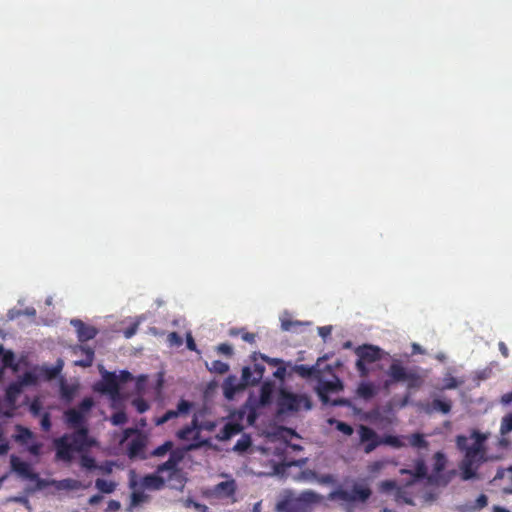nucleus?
<instances>
[{
	"label": "nucleus",
	"mask_w": 512,
	"mask_h": 512,
	"mask_svg": "<svg viewBox=\"0 0 512 512\" xmlns=\"http://www.w3.org/2000/svg\"><path fill=\"white\" fill-rule=\"evenodd\" d=\"M109 421L114 426H121L128 422V416L125 411L117 410L110 416Z\"/></svg>",
	"instance_id": "obj_43"
},
{
	"label": "nucleus",
	"mask_w": 512,
	"mask_h": 512,
	"mask_svg": "<svg viewBox=\"0 0 512 512\" xmlns=\"http://www.w3.org/2000/svg\"><path fill=\"white\" fill-rule=\"evenodd\" d=\"M236 482L234 479L222 481L215 486V493L222 497H229L235 493Z\"/></svg>",
	"instance_id": "obj_29"
},
{
	"label": "nucleus",
	"mask_w": 512,
	"mask_h": 512,
	"mask_svg": "<svg viewBox=\"0 0 512 512\" xmlns=\"http://www.w3.org/2000/svg\"><path fill=\"white\" fill-rule=\"evenodd\" d=\"M447 465V458L442 451L434 454V464L432 472L429 473V486H436L440 477L443 475Z\"/></svg>",
	"instance_id": "obj_15"
},
{
	"label": "nucleus",
	"mask_w": 512,
	"mask_h": 512,
	"mask_svg": "<svg viewBox=\"0 0 512 512\" xmlns=\"http://www.w3.org/2000/svg\"><path fill=\"white\" fill-rule=\"evenodd\" d=\"M95 406L92 397H84L76 406L63 412V420L71 433H64L54 440L56 458L71 463L77 451L97 446V441L89 435L88 420Z\"/></svg>",
	"instance_id": "obj_1"
},
{
	"label": "nucleus",
	"mask_w": 512,
	"mask_h": 512,
	"mask_svg": "<svg viewBox=\"0 0 512 512\" xmlns=\"http://www.w3.org/2000/svg\"><path fill=\"white\" fill-rule=\"evenodd\" d=\"M29 481L33 482V486L38 491H41L49 486H52V479H43L39 476L38 473L35 474V478H31Z\"/></svg>",
	"instance_id": "obj_50"
},
{
	"label": "nucleus",
	"mask_w": 512,
	"mask_h": 512,
	"mask_svg": "<svg viewBox=\"0 0 512 512\" xmlns=\"http://www.w3.org/2000/svg\"><path fill=\"white\" fill-rule=\"evenodd\" d=\"M77 394V387L75 385H69L65 381H62L59 386V395L62 402L66 405H70Z\"/></svg>",
	"instance_id": "obj_24"
},
{
	"label": "nucleus",
	"mask_w": 512,
	"mask_h": 512,
	"mask_svg": "<svg viewBox=\"0 0 512 512\" xmlns=\"http://www.w3.org/2000/svg\"><path fill=\"white\" fill-rule=\"evenodd\" d=\"M174 418H177L176 413H174V410H168L162 416L155 419V425L161 426Z\"/></svg>",
	"instance_id": "obj_58"
},
{
	"label": "nucleus",
	"mask_w": 512,
	"mask_h": 512,
	"mask_svg": "<svg viewBox=\"0 0 512 512\" xmlns=\"http://www.w3.org/2000/svg\"><path fill=\"white\" fill-rule=\"evenodd\" d=\"M16 380L24 389L38 385L41 379L37 365L26 369L22 374L17 376Z\"/></svg>",
	"instance_id": "obj_19"
},
{
	"label": "nucleus",
	"mask_w": 512,
	"mask_h": 512,
	"mask_svg": "<svg viewBox=\"0 0 512 512\" xmlns=\"http://www.w3.org/2000/svg\"><path fill=\"white\" fill-rule=\"evenodd\" d=\"M316 479L317 472L311 469L302 470L296 477V480L303 482H316Z\"/></svg>",
	"instance_id": "obj_51"
},
{
	"label": "nucleus",
	"mask_w": 512,
	"mask_h": 512,
	"mask_svg": "<svg viewBox=\"0 0 512 512\" xmlns=\"http://www.w3.org/2000/svg\"><path fill=\"white\" fill-rule=\"evenodd\" d=\"M396 501H402L407 505L414 506L415 503L412 498L408 497L403 488L397 489V492L394 494Z\"/></svg>",
	"instance_id": "obj_57"
},
{
	"label": "nucleus",
	"mask_w": 512,
	"mask_h": 512,
	"mask_svg": "<svg viewBox=\"0 0 512 512\" xmlns=\"http://www.w3.org/2000/svg\"><path fill=\"white\" fill-rule=\"evenodd\" d=\"M257 357H260L264 362L272 366H280L281 364L284 363V361L280 358H271L265 354L256 352L252 355L253 361H256Z\"/></svg>",
	"instance_id": "obj_52"
},
{
	"label": "nucleus",
	"mask_w": 512,
	"mask_h": 512,
	"mask_svg": "<svg viewBox=\"0 0 512 512\" xmlns=\"http://www.w3.org/2000/svg\"><path fill=\"white\" fill-rule=\"evenodd\" d=\"M401 487H398L397 482L395 480H383L379 483V489L383 493H390V492H397V489H400Z\"/></svg>",
	"instance_id": "obj_46"
},
{
	"label": "nucleus",
	"mask_w": 512,
	"mask_h": 512,
	"mask_svg": "<svg viewBox=\"0 0 512 512\" xmlns=\"http://www.w3.org/2000/svg\"><path fill=\"white\" fill-rule=\"evenodd\" d=\"M409 445L418 450L428 449L429 443L425 438V435L421 432H415L406 437Z\"/></svg>",
	"instance_id": "obj_30"
},
{
	"label": "nucleus",
	"mask_w": 512,
	"mask_h": 512,
	"mask_svg": "<svg viewBox=\"0 0 512 512\" xmlns=\"http://www.w3.org/2000/svg\"><path fill=\"white\" fill-rule=\"evenodd\" d=\"M206 367L208 368L209 371L217 374H225L230 369L228 363H225L220 360H213L210 364L206 363Z\"/></svg>",
	"instance_id": "obj_42"
},
{
	"label": "nucleus",
	"mask_w": 512,
	"mask_h": 512,
	"mask_svg": "<svg viewBox=\"0 0 512 512\" xmlns=\"http://www.w3.org/2000/svg\"><path fill=\"white\" fill-rule=\"evenodd\" d=\"M420 371L419 367L408 368L400 359L390 357V366L385 372L388 378L383 382V388L389 390L394 384L406 382L407 390L418 389L424 381Z\"/></svg>",
	"instance_id": "obj_4"
},
{
	"label": "nucleus",
	"mask_w": 512,
	"mask_h": 512,
	"mask_svg": "<svg viewBox=\"0 0 512 512\" xmlns=\"http://www.w3.org/2000/svg\"><path fill=\"white\" fill-rule=\"evenodd\" d=\"M487 435L478 431L473 430L470 435V439L473 441L472 443L468 442V447H476L478 449H486L485 442L487 440Z\"/></svg>",
	"instance_id": "obj_38"
},
{
	"label": "nucleus",
	"mask_w": 512,
	"mask_h": 512,
	"mask_svg": "<svg viewBox=\"0 0 512 512\" xmlns=\"http://www.w3.org/2000/svg\"><path fill=\"white\" fill-rule=\"evenodd\" d=\"M287 367H289L288 362H284L283 364L277 367V369L273 373V376L279 380L285 379L287 375Z\"/></svg>",
	"instance_id": "obj_61"
},
{
	"label": "nucleus",
	"mask_w": 512,
	"mask_h": 512,
	"mask_svg": "<svg viewBox=\"0 0 512 512\" xmlns=\"http://www.w3.org/2000/svg\"><path fill=\"white\" fill-rule=\"evenodd\" d=\"M132 493L130 494V507L132 508L138 507L141 504L147 502L149 500V495L145 494L144 490L141 488L132 489Z\"/></svg>",
	"instance_id": "obj_32"
},
{
	"label": "nucleus",
	"mask_w": 512,
	"mask_h": 512,
	"mask_svg": "<svg viewBox=\"0 0 512 512\" xmlns=\"http://www.w3.org/2000/svg\"><path fill=\"white\" fill-rule=\"evenodd\" d=\"M70 324L76 329L80 342L89 341L97 335V330L94 327L87 326L80 319H71Z\"/></svg>",
	"instance_id": "obj_18"
},
{
	"label": "nucleus",
	"mask_w": 512,
	"mask_h": 512,
	"mask_svg": "<svg viewBox=\"0 0 512 512\" xmlns=\"http://www.w3.org/2000/svg\"><path fill=\"white\" fill-rule=\"evenodd\" d=\"M131 404L140 414L146 412L150 408L149 402L142 397L133 398Z\"/></svg>",
	"instance_id": "obj_48"
},
{
	"label": "nucleus",
	"mask_w": 512,
	"mask_h": 512,
	"mask_svg": "<svg viewBox=\"0 0 512 512\" xmlns=\"http://www.w3.org/2000/svg\"><path fill=\"white\" fill-rule=\"evenodd\" d=\"M64 367V361L58 358L53 365L43 364L37 365L40 379L42 380H53L60 376Z\"/></svg>",
	"instance_id": "obj_16"
},
{
	"label": "nucleus",
	"mask_w": 512,
	"mask_h": 512,
	"mask_svg": "<svg viewBox=\"0 0 512 512\" xmlns=\"http://www.w3.org/2000/svg\"><path fill=\"white\" fill-rule=\"evenodd\" d=\"M456 446L459 450L465 452V455L459 464L461 479L463 481L480 479L478 469L487 461L486 449L468 447V437L465 435H458L456 437Z\"/></svg>",
	"instance_id": "obj_3"
},
{
	"label": "nucleus",
	"mask_w": 512,
	"mask_h": 512,
	"mask_svg": "<svg viewBox=\"0 0 512 512\" xmlns=\"http://www.w3.org/2000/svg\"><path fill=\"white\" fill-rule=\"evenodd\" d=\"M413 474L429 485V469L422 457L417 458L413 463Z\"/></svg>",
	"instance_id": "obj_27"
},
{
	"label": "nucleus",
	"mask_w": 512,
	"mask_h": 512,
	"mask_svg": "<svg viewBox=\"0 0 512 512\" xmlns=\"http://www.w3.org/2000/svg\"><path fill=\"white\" fill-rule=\"evenodd\" d=\"M382 444L390 445L395 448H400L405 445V443L400 439L399 437L392 436V435H385L382 438Z\"/></svg>",
	"instance_id": "obj_55"
},
{
	"label": "nucleus",
	"mask_w": 512,
	"mask_h": 512,
	"mask_svg": "<svg viewBox=\"0 0 512 512\" xmlns=\"http://www.w3.org/2000/svg\"><path fill=\"white\" fill-rule=\"evenodd\" d=\"M39 418H40L41 429L45 432H49L52 427L50 412H48V411L44 412L43 415H41Z\"/></svg>",
	"instance_id": "obj_56"
},
{
	"label": "nucleus",
	"mask_w": 512,
	"mask_h": 512,
	"mask_svg": "<svg viewBox=\"0 0 512 512\" xmlns=\"http://www.w3.org/2000/svg\"><path fill=\"white\" fill-rule=\"evenodd\" d=\"M96 489L103 494H111L116 489V483L108 481L104 478H97L95 480Z\"/></svg>",
	"instance_id": "obj_39"
},
{
	"label": "nucleus",
	"mask_w": 512,
	"mask_h": 512,
	"mask_svg": "<svg viewBox=\"0 0 512 512\" xmlns=\"http://www.w3.org/2000/svg\"><path fill=\"white\" fill-rule=\"evenodd\" d=\"M51 483L57 490H77L81 487V483L72 478H65L62 480L52 479Z\"/></svg>",
	"instance_id": "obj_31"
},
{
	"label": "nucleus",
	"mask_w": 512,
	"mask_h": 512,
	"mask_svg": "<svg viewBox=\"0 0 512 512\" xmlns=\"http://www.w3.org/2000/svg\"><path fill=\"white\" fill-rule=\"evenodd\" d=\"M23 446L33 457H39L42 454L43 443L37 440L36 435H34L31 440L27 441Z\"/></svg>",
	"instance_id": "obj_37"
},
{
	"label": "nucleus",
	"mask_w": 512,
	"mask_h": 512,
	"mask_svg": "<svg viewBox=\"0 0 512 512\" xmlns=\"http://www.w3.org/2000/svg\"><path fill=\"white\" fill-rule=\"evenodd\" d=\"M327 356L321 357L318 359L317 363L314 365H305V364H292L288 362L289 367L291 368V372L298 374L301 378L304 379H319L321 375L320 362L326 359Z\"/></svg>",
	"instance_id": "obj_14"
},
{
	"label": "nucleus",
	"mask_w": 512,
	"mask_h": 512,
	"mask_svg": "<svg viewBox=\"0 0 512 512\" xmlns=\"http://www.w3.org/2000/svg\"><path fill=\"white\" fill-rule=\"evenodd\" d=\"M357 359L355 361V367L359 375L366 378L370 375L372 369L371 364H374L382 359L392 357L388 352L384 351L379 346L365 343L359 345L354 350Z\"/></svg>",
	"instance_id": "obj_6"
},
{
	"label": "nucleus",
	"mask_w": 512,
	"mask_h": 512,
	"mask_svg": "<svg viewBox=\"0 0 512 512\" xmlns=\"http://www.w3.org/2000/svg\"><path fill=\"white\" fill-rule=\"evenodd\" d=\"M127 450L131 458L139 457L145 459L146 441L142 438L132 439L127 446Z\"/></svg>",
	"instance_id": "obj_23"
},
{
	"label": "nucleus",
	"mask_w": 512,
	"mask_h": 512,
	"mask_svg": "<svg viewBox=\"0 0 512 512\" xmlns=\"http://www.w3.org/2000/svg\"><path fill=\"white\" fill-rule=\"evenodd\" d=\"M316 482H318L322 485H332L335 483V478L331 474H324V475H320V476L317 474Z\"/></svg>",
	"instance_id": "obj_63"
},
{
	"label": "nucleus",
	"mask_w": 512,
	"mask_h": 512,
	"mask_svg": "<svg viewBox=\"0 0 512 512\" xmlns=\"http://www.w3.org/2000/svg\"><path fill=\"white\" fill-rule=\"evenodd\" d=\"M79 350L84 355L83 359L75 361L76 366L80 367H89L93 363L94 359V350L90 348L89 346H79Z\"/></svg>",
	"instance_id": "obj_34"
},
{
	"label": "nucleus",
	"mask_w": 512,
	"mask_h": 512,
	"mask_svg": "<svg viewBox=\"0 0 512 512\" xmlns=\"http://www.w3.org/2000/svg\"><path fill=\"white\" fill-rule=\"evenodd\" d=\"M288 315H289L288 311H284L280 315V317H279L280 322H281V330L282 331L297 332L296 327L311 325L310 321H300V320H290V319H287L286 316H288Z\"/></svg>",
	"instance_id": "obj_26"
},
{
	"label": "nucleus",
	"mask_w": 512,
	"mask_h": 512,
	"mask_svg": "<svg viewBox=\"0 0 512 512\" xmlns=\"http://www.w3.org/2000/svg\"><path fill=\"white\" fill-rule=\"evenodd\" d=\"M89 450L90 449L77 451L75 453V458L71 462L78 458L79 465L81 466V468L85 469L86 471L92 472L98 470L99 465L97 464L96 459L87 453Z\"/></svg>",
	"instance_id": "obj_21"
},
{
	"label": "nucleus",
	"mask_w": 512,
	"mask_h": 512,
	"mask_svg": "<svg viewBox=\"0 0 512 512\" xmlns=\"http://www.w3.org/2000/svg\"><path fill=\"white\" fill-rule=\"evenodd\" d=\"M344 389L343 381L336 375L332 379H326L320 375L315 385V393L323 405H327L331 393H338Z\"/></svg>",
	"instance_id": "obj_9"
},
{
	"label": "nucleus",
	"mask_w": 512,
	"mask_h": 512,
	"mask_svg": "<svg viewBox=\"0 0 512 512\" xmlns=\"http://www.w3.org/2000/svg\"><path fill=\"white\" fill-rule=\"evenodd\" d=\"M251 446V439L248 436H242L238 439L233 447V450L236 452H244L247 451Z\"/></svg>",
	"instance_id": "obj_53"
},
{
	"label": "nucleus",
	"mask_w": 512,
	"mask_h": 512,
	"mask_svg": "<svg viewBox=\"0 0 512 512\" xmlns=\"http://www.w3.org/2000/svg\"><path fill=\"white\" fill-rule=\"evenodd\" d=\"M371 496L372 489L368 485L351 480L349 489L339 484L327 495V499L340 501L341 507L345 511L351 512L357 507L366 505Z\"/></svg>",
	"instance_id": "obj_2"
},
{
	"label": "nucleus",
	"mask_w": 512,
	"mask_h": 512,
	"mask_svg": "<svg viewBox=\"0 0 512 512\" xmlns=\"http://www.w3.org/2000/svg\"><path fill=\"white\" fill-rule=\"evenodd\" d=\"M455 510L458 512H475V508L473 506L472 501H468L464 504L456 505Z\"/></svg>",
	"instance_id": "obj_64"
},
{
	"label": "nucleus",
	"mask_w": 512,
	"mask_h": 512,
	"mask_svg": "<svg viewBox=\"0 0 512 512\" xmlns=\"http://www.w3.org/2000/svg\"><path fill=\"white\" fill-rule=\"evenodd\" d=\"M512 432V413L506 414L501 419L500 434L505 436Z\"/></svg>",
	"instance_id": "obj_47"
},
{
	"label": "nucleus",
	"mask_w": 512,
	"mask_h": 512,
	"mask_svg": "<svg viewBox=\"0 0 512 512\" xmlns=\"http://www.w3.org/2000/svg\"><path fill=\"white\" fill-rule=\"evenodd\" d=\"M322 496L313 490H304L298 495L291 490L276 504L278 512H307L311 505L321 501Z\"/></svg>",
	"instance_id": "obj_5"
},
{
	"label": "nucleus",
	"mask_w": 512,
	"mask_h": 512,
	"mask_svg": "<svg viewBox=\"0 0 512 512\" xmlns=\"http://www.w3.org/2000/svg\"><path fill=\"white\" fill-rule=\"evenodd\" d=\"M24 387H22L17 380L10 382L5 388L6 399L14 405L18 397L23 393Z\"/></svg>",
	"instance_id": "obj_28"
},
{
	"label": "nucleus",
	"mask_w": 512,
	"mask_h": 512,
	"mask_svg": "<svg viewBox=\"0 0 512 512\" xmlns=\"http://www.w3.org/2000/svg\"><path fill=\"white\" fill-rule=\"evenodd\" d=\"M173 445L174 444L172 441H170V440L165 441L163 444L159 445L158 447H156L155 449L152 450L151 456L163 457L171 451V449L173 448Z\"/></svg>",
	"instance_id": "obj_44"
},
{
	"label": "nucleus",
	"mask_w": 512,
	"mask_h": 512,
	"mask_svg": "<svg viewBox=\"0 0 512 512\" xmlns=\"http://www.w3.org/2000/svg\"><path fill=\"white\" fill-rule=\"evenodd\" d=\"M360 443L364 447V452L369 454L382 444V438L369 426L361 425L358 429Z\"/></svg>",
	"instance_id": "obj_10"
},
{
	"label": "nucleus",
	"mask_w": 512,
	"mask_h": 512,
	"mask_svg": "<svg viewBox=\"0 0 512 512\" xmlns=\"http://www.w3.org/2000/svg\"><path fill=\"white\" fill-rule=\"evenodd\" d=\"M312 401L306 394L294 393L290 390L280 391L277 398V409L279 414H293L298 412L301 407L305 410L312 409Z\"/></svg>",
	"instance_id": "obj_7"
},
{
	"label": "nucleus",
	"mask_w": 512,
	"mask_h": 512,
	"mask_svg": "<svg viewBox=\"0 0 512 512\" xmlns=\"http://www.w3.org/2000/svg\"><path fill=\"white\" fill-rule=\"evenodd\" d=\"M165 482V479L156 472L146 474L141 478H138L133 470L129 474V487L131 489L141 488L144 491H157L165 486Z\"/></svg>",
	"instance_id": "obj_8"
},
{
	"label": "nucleus",
	"mask_w": 512,
	"mask_h": 512,
	"mask_svg": "<svg viewBox=\"0 0 512 512\" xmlns=\"http://www.w3.org/2000/svg\"><path fill=\"white\" fill-rule=\"evenodd\" d=\"M2 363L4 364L5 370L10 369L12 373L16 375L20 373L22 368H30L26 355H21L17 358L15 352L10 349H5V352L2 355Z\"/></svg>",
	"instance_id": "obj_12"
},
{
	"label": "nucleus",
	"mask_w": 512,
	"mask_h": 512,
	"mask_svg": "<svg viewBox=\"0 0 512 512\" xmlns=\"http://www.w3.org/2000/svg\"><path fill=\"white\" fill-rule=\"evenodd\" d=\"M10 467L11 471L23 480H30L31 478H35V474L37 473L33 469L31 463L22 460L16 455L10 456Z\"/></svg>",
	"instance_id": "obj_13"
},
{
	"label": "nucleus",
	"mask_w": 512,
	"mask_h": 512,
	"mask_svg": "<svg viewBox=\"0 0 512 512\" xmlns=\"http://www.w3.org/2000/svg\"><path fill=\"white\" fill-rule=\"evenodd\" d=\"M99 371L105 385V392L108 394L117 393L119 391V386L116 382L117 374L115 372L107 371L103 365H99Z\"/></svg>",
	"instance_id": "obj_20"
},
{
	"label": "nucleus",
	"mask_w": 512,
	"mask_h": 512,
	"mask_svg": "<svg viewBox=\"0 0 512 512\" xmlns=\"http://www.w3.org/2000/svg\"><path fill=\"white\" fill-rule=\"evenodd\" d=\"M378 387L371 381H361L357 387L356 393L358 397L369 401L378 394Z\"/></svg>",
	"instance_id": "obj_22"
},
{
	"label": "nucleus",
	"mask_w": 512,
	"mask_h": 512,
	"mask_svg": "<svg viewBox=\"0 0 512 512\" xmlns=\"http://www.w3.org/2000/svg\"><path fill=\"white\" fill-rule=\"evenodd\" d=\"M326 406H345V407H352V402L346 398H337V399H331L329 398V402Z\"/></svg>",
	"instance_id": "obj_62"
},
{
	"label": "nucleus",
	"mask_w": 512,
	"mask_h": 512,
	"mask_svg": "<svg viewBox=\"0 0 512 512\" xmlns=\"http://www.w3.org/2000/svg\"><path fill=\"white\" fill-rule=\"evenodd\" d=\"M223 395L227 400H233L236 393L239 391L237 377L229 375L222 385Z\"/></svg>",
	"instance_id": "obj_25"
},
{
	"label": "nucleus",
	"mask_w": 512,
	"mask_h": 512,
	"mask_svg": "<svg viewBox=\"0 0 512 512\" xmlns=\"http://www.w3.org/2000/svg\"><path fill=\"white\" fill-rule=\"evenodd\" d=\"M327 423L330 426H334L337 431L345 436H351L354 433V428L346 422L337 420L335 418H328Z\"/></svg>",
	"instance_id": "obj_35"
},
{
	"label": "nucleus",
	"mask_w": 512,
	"mask_h": 512,
	"mask_svg": "<svg viewBox=\"0 0 512 512\" xmlns=\"http://www.w3.org/2000/svg\"><path fill=\"white\" fill-rule=\"evenodd\" d=\"M456 475H457V471L455 469L444 471L443 475L440 477L436 486H439V487L447 486Z\"/></svg>",
	"instance_id": "obj_54"
},
{
	"label": "nucleus",
	"mask_w": 512,
	"mask_h": 512,
	"mask_svg": "<svg viewBox=\"0 0 512 512\" xmlns=\"http://www.w3.org/2000/svg\"><path fill=\"white\" fill-rule=\"evenodd\" d=\"M192 409V403L185 399H180L177 403V407L174 410V413H176V417L187 415L190 413Z\"/></svg>",
	"instance_id": "obj_45"
},
{
	"label": "nucleus",
	"mask_w": 512,
	"mask_h": 512,
	"mask_svg": "<svg viewBox=\"0 0 512 512\" xmlns=\"http://www.w3.org/2000/svg\"><path fill=\"white\" fill-rule=\"evenodd\" d=\"M27 406H28L29 412L34 417H40L45 412V411H43L44 407H43V404H42V402H41V400L39 398H34L32 400H27Z\"/></svg>",
	"instance_id": "obj_41"
},
{
	"label": "nucleus",
	"mask_w": 512,
	"mask_h": 512,
	"mask_svg": "<svg viewBox=\"0 0 512 512\" xmlns=\"http://www.w3.org/2000/svg\"><path fill=\"white\" fill-rule=\"evenodd\" d=\"M254 378H255V375H254V372L251 369V367L244 366L242 368V374H241L242 382L245 385H251V386L257 385L258 383H254V381H253Z\"/></svg>",
	"instance_id": "obj_49"
},
{
	"label": "nucleus",
	"mask_w": 512,
	"mask_h": 512,
	"mask_svg": "<svg viewBox=\"0 0 512 512\" xmlns=\"http://www.w3.org/2000/svg\"><path fill=\"white\" fill-rule=\"evenodd\" d=\"M182 460L183 454L181 452L172 451L170 452L168 460L158 465L155 472L158 473V475L169 472V480L181 478V472L178 466Z\"/></svg>",
	"instance_id": "obj_11"
},
{
	"label": "nucleus",
	"mask_w": 512,
	"mask_h": 512,
	"mask_svg": "<svg viewBox=\"0 0 512 512\" xmlns=\"http://www.w3.org/2000/svg\"><path fill=\"white\" fill-rule=\"evenodd\" d=\"M464 383L463 379L453 377L448 371L443 378V390H454Z\"/></svg>",
	"instance_id": "obj_40"
},
{
	"label": "nucleus",
	"mask_w": 512,
	"mask_h": 512,
	"mask_svg": "<svg viewBox=\"0 0 512 512\" xmlns=\"http://www.w3.org/2000/svg\"><path fill=\"white\" fill-rule=\"evenodd\" d=\"M199 434L197 425H196V419H193L192 423L190 425H186L179 429L176 433L178 439L186 441L191 438L192 435Z\"/></svg>",
	"instance_id": "obj_36"
},
{
	"label": "nucleus",
	"mask_w": 512,
	"mask_h": 512,
	"mask_svg": "<svg viewBox=\"0 0 512 512\" xmlns=\"http://www.w3.org/2000/svg\"><path fill=\"white\" fill-rule=\"evenodd\" d=\"M452 402L445 397H434L431 404H426L423 406V411L430 415L433 412L437 411L444 415L448 414L451 411Z\"/></svg>",
	"instance_id": "obj_17"
},
{
	"label": "nucleus",
	"mask_w": 512,
	"mask_h": 512,
	"mask_svg": "<svg viewBox=\"0 0 512 512\" xmlns=\"http://www.w3.org/2000/svg\"><path fill=\"white\" fill-rule=\"evenodd\" d=\"M265 371H266V369L263 364H260V363L254 364V369H253V372L255 375V378L253 379L254 383H259L262 380Z\"/></svg>",
	"instance_id": "obj_59"
},
{
	"label": "nucleus",
	"mask_w": 512,
	"mask_h": 512,
	"mask_svg": "<svg viewBox=\"0 0 512 512\" xmlns=\"http://www.w3.org/2000/svg\"><path fill=\"white\" fill-rule=\"evenodd\" d=\"M488 505V497L485 494H480L473 502L475 512L480 511Z\"/></svg>",
	"instance_id": "obj_60"
},
{
	"label": "nucleus",
	"mask_w": 512,
	"mask_h": 512,
	"mask_svg": "<svg viewBox=\"0 0 512 512\" xmlns=\"http://www.w3.org/2000/svg\"><path fill=\"white\" fill-rule=\"evenodd\" d=\"M34 435L35 434L30 429L17 425L13 439L20 445H24L27 441L31 440Z\"/></svg>",
	"instance_id": "obj_33"
}]
</instances>
